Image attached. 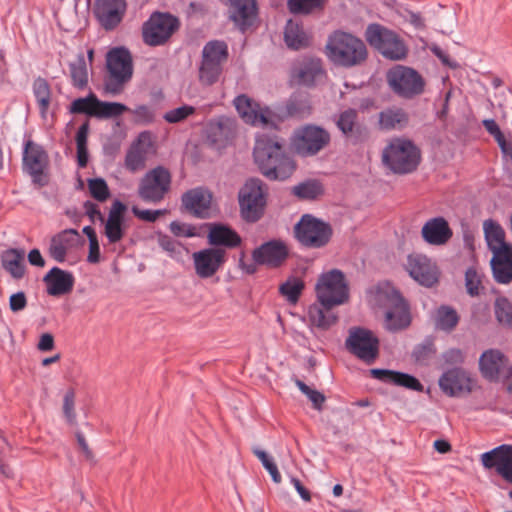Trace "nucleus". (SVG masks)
Returning a JSON list of instances; mask_svg holds the SVG:
<instances>
[{
    "label": "nucleus",
    "instance_id": "nucleus-55",
    "mask_svg": "<svg viewBox=\"0 0 512 512\" xmlns=\"http://www.w3.org/2000/svg\"><path fill=\"white\" fill-rule=\"evenodd\" d=\"M436 353V349L432 340H425L424 342L415 346L412 357L416 363L427 364L429 360Z\"/></svg>",
    "mask_w": 512,
    "mask_h": 512
},
{
    "label": "nucleus",
    "instance_id": "nucleus-13",
    "mask_svg": "<svg viewBox=\"0 0 512 512\" xmlns=\"http://www.w3.org/2000/svg\"><path fill=\"white\" fill-rule=\"evenodd\" d=\"M171 182L170 171L163 166H157L141 178L138 185V196L146 203H160L170 191Z\"/></svg>",
    "mask_w": 512,
    "mask_h": 512
},
{
    "label": "nucleus",
    "instance_id": "nucleus-11",
    "mask_svg": "<svg viewBox=\"0 0 512 512\" xmlns=\"http://www.w3.org/2000/svg\"><path fill=\"white\" fill-rule=\"evenodd\" d=\"M295 238L307 248H322L326 246L333 234L329 223L311 214H304L294 227Z\"/></svg>",
    "mask_w": 512,
    "mask_h": 512
},
{
    "label": "nucleus",
    "instance_id": "nucleus-54",
    "mask_svg": "<svg viewBox=\"0 0 512 512\" xmlns=\"http://www.w3.org/2000/svg\"><path fill=\"white\" fill-rule=\"evenodd\" d=\"M88 189L92 198L98 202L107 201L110 196V189L103 178H91L87 181Z\"/></svg>",
    "mask_w": 512,
    "mask_h": 512
},
{
    "label": "nucleus",
    "instance_id": "nucleus-42",
    "mask_svg": "<svg viewBox=\"0 0 512 512\" xmlns=\"http://www.w3.org/2000/svg\"><path fill=\"white\" fill-rule=\"evenodd\" d=\"M483 230L488 248L491 252L501 247H512V244L505 241L504 229L495 220H485L483 222Z\"/></svg>",
    "mask_w": 512,
    "mask_h": 512
},
{
    "label": "nucleus",
    "instance_id": "nucleus-6",
    "mask_svg": "<svg viewBox=\"0 0 512 512\" xmlns=\"http://www.w3.org/2000/svg\"><path fill=\"white\" fill-rule=\"evenodd\" d=\"M318 302L326 309L345 304L349 300V285L345 274L339 269L322 273L316 282Z\"/></svg>",
    "mask_w": 512,
    "mask_h": 512
},
{
    "label": "nucleus",
    "instance_id": "nucleus-59",
    "mask_svg": "<svg viewBox=\"0 0 512 512\" xmlns=\"http://www.w3.org/2000/svg\"><path fill=\"white\" fill-rule=\"evenodd\" d=\"M157 240L159 246L166 251L170 257L177 258L181 255L182 245L172 237L159 233Z\"/></svg>",
    "mask_w": 512,
    "mask_h": 512
},
{
    "label": "nucleus",
    "instance_id": "nucleus-22",
    "mask_svg": "<svg viewBox=\"0 0 512 512\" xmlns=\"http://www.w3.org/2000/svg\"><path fill=\"white\" fill-rule=\"evenodd\" d=\"M193 262L196 274L203 279L210 278L224 265L227 260L226 250L223 248H205L193 253Z\"/></svg>",
    "mask_w": 512,
    "mask_h": 512
},
{
    "label": "nucleus",
    "instance_id": "nucleus-53",
    "mask_svg": "<svg viewBox=\"0 0 512 512\" xmlns=\"http://www.w3.org/2000/svg\"><path fill=\"white\" fill-rule=\"evenodd\" d=\"M130 111V109L118 102H104L98 99L97 112L95 117L97 118H112L122 115L124 112Z\"/></svg>",
    "mask_w": 512,
    "mask_h": 512
},
{
    "label": "nucleus",
    "instance_id": "nucleus-57",
    "mask_svg": "<svg viewBox=\"0 0 512 512\" xmlns=\"http://www.w3.org/2000/svg\"><path fill=\"white\" fill-rule=\"evenodd\" d=\"M295 384L299 388V390L308 397V399L312 402L313 407L316 410H322L323 404L326 400V397L323 393L315 389H312L299 379L295 380Z\"/></svg>",
    "mask_w": 512,
    "mask_h": 512
},
{
    "label": "nucleus",
    "instance_id": "nucleus-34",
    "mask_svg": "<svg viewBox=\"0 0 512 512\" xmlns=\"http://www.w3.org/2000/svg\"><path fill=\"white\" fill-rule=\"evenodd\" d=\"M47 284V293L51 296H61L73 290L75 278L69 271L53 267L43 278Z\"/></svg>",
    "mask_w": 512,
    "mask_h": 512
},
{
    "label": "nucleus",
    "instance_id": "nucleus-12",
    "mask_svg": "<svg viewBox=\"0 0 512 512\" xmlns=\"http://www.w3.org/2000/svg\"><path fill=\"white\" fill-rule=\"evenodd\" d=\"M330 133L316 124H306L294 131L291 144L295 152L302 157L315 156L329 146Z\"/></svg>",
    "mask_w": 512,
    "mask_h": 512
},
{
    "label": "nucleus",
    "instance_id": "nucleus-24",
    "mask_svg": "<svg viewBox=\"0 0 512 512\" xmlns=\"http://www.w3.org/2000/svg\"><path fill=\"white\" fill-rule=\"evenodd\" d=\"M508 365V358L498 349L486 350L479 358L480 373L489 382H498L502 375L508 376Z\"/></svg>",
    "mask_w": 512,
    "mask_h": 512
},
{
    "label": "nucleus",
    "instance_id": "nucleus-10",
    "mask_svg": "<svg viewBox=\"0 0 512 512\" xmlns=\"http://www.w3.org/2000/svg\"><path fill=\"white\" fill-rule=\"evenodd\" d=\"M228 56V46L224 41L212 40L204 45L199 66V81L202 85L211 86L219 80L222 65Z\"/></svg>",
    "mask_w": 512,
    "mask_h": 512
},
{
    "label": "nucleus",
    "instance_id": "nucleus-49",
    "mask_svg": "<svg viewBox=\"0 0 512 512\" xmlns=\"http://www.w3.org/2000/svg\"><path fill=\"white\" fill-rule=\"evenodd\" d=\"M305 284L302 279L291 276L279 286V293L284 296L288 302L295 304L299 300Z\"/></svg>",
    "mask_w": 512,
    "mask_h": 512
},
{
    "label": "nucleus",
    "instance_id": "nucleus-43",
    "mask_svg": "<svg viewBox=\"0 0 512 512\" xmlns=\"http://www.w3.org/2000/svg\"><path fill=\"white\" fill-rule=\"evenodd\" d=\"M376 299L380 306L388 309L403 307L407 303L399 290L389 283L379 284L376 287Z\"/></svg>",
    "mask_w": 512,
    "mask_h": 512
},
{
    "label": "nucleus",
    "instance_id": "nucleus-36",
    "mask_svg": "<svg viewBox=\"0 0 512 512\" xmlns=\"http://www.w3.org/2000/svg\"><path fill=\"white\" fill-rule=\"evenodd\" d=\"M237 128L236 120L230 117H219L210 122L208 127V138L216 145L224 146L235 136Z\"/></svg>",
    "mask_w": 512,
    "mask_h": 512
},
{
    "label": "nucleus",
    "instance_id": "nucleus-3",
    "mask_svg": "<svg viewBox=\"0 0 512 512\" xmlns=\"http://www.w3.org/2000/svg\"><path fill=\"white\" fill-rule=\"evenodd\" d=\"M240 217L246 223H256L265 214L268 200V187L259 178H248L237 195Z\"/></svg>",
    "mask_w": 512,
    "mask_h": 512
},
{
    "label": "nucleus",
    "instance_id": "nucleus-52",
    "mask_svg": "<svg viewBox=\"0 0 512 512\" xmlns=\"http://www.w3.org/2000/svg\"><path fill=\"white\" fill-rule=\"evenodd\" d=\"M494 313L497 321L506 326L512 325V303L506 297H498L494 302Z\"/></svg>",
    "mask_w": 512,
    "mask_h": 512
},
{
    "label": "nucleus",
    "instance_id": "nucleus-38",
    "mask_svg": "<svg viewBox=\"0 0 512 512\" xmlns=\"http://www.w3.org/2000/svg\"><path fill=\"white\" fill-rule=\"evenodd\" d=\"M409 123L408 113L399 107L387 108L379 113L378 124L385 131L402 130Z\"/></svg>",
    "mask_w": 512,
    "mask_h": 512
},
{
    "label": "nucleus",
    "instance_id": "nucleus-20",
    "mask_svg": "<svg viewBox=\"0 0 512 512\" xmlns=\"http://www.w3.org/2000/svg\"><path fill=\"white\" fill-rule=\"evenodd\" d=\"M127 11L126 0H94L92 12L99 25L106 31L116 29Z\"/></svg>",
    "mask_w": 512,
    "mask_h": 512
},
{
    "label": "nucleus",
    "instance_id": "nucleus-27",
    "mask_svg": "<svg viewBox=\"0 0 512 512\" xmlns=\"http://www.w3.org/2000/svg\"><path fill=\"white\" fill-rule=\"evenodd\" d=\"M126 211V204L120 200L116 199L112 202L108 218L103 223L104 234L111 244L118 243L125 235L124 218Z\"/></svg>",
    "mask_w": 512,
    "mask_h": 512
},
{
    "label": "nucleus",
    "instance_id": "nucleus-62",
    "mask_svg": "<svg viewBox=\"0 0 512 512\" xmlns=\"http://www.w3.org/2000/svg\"><path fill=\"white\" fill-rule=\"evenodd\" d=\"M131 112L134 115V121L137 124L148 125L155 119L154 110L147 105H139Z\"/></svg>",
    "mask_w": 512,
    "mask_h": 512
},
{
    "label": "nucleus",
    "instance_id": "nucleus-40",
    "mask_svg": "<svg viewBox=\"0 0 512 512\" xmlns=\"http://www.w3.org/2000/svg\"><path fill=\"white\" fill-rule=\"evenodd\" d=\"M326 310L320 303L312 304L308 309V319L312 326L320 330H328L338 321V315Z\"/></svg>",
    "mask_w": 512,
    "mask_h": 512
},
{
    "label": "nucleus",
    "instance_id": "nucleus-47",
    "mask_svg": "<svg viewBox=\"0 0 512 512\" xmlns=\"http://www.w3.org/2000/svg\"><path fill=\"white\" fill-rule=\"evenodd\" d=\"M69 68L73 86L78 89L86 88L88 84V71L84 55L79 54L76 60L70 63Z\"/></svg>",
    "mask_w": 512,
    "mask_h": 512
},
{
    "label": "nucleus",
    "instance_id": "nucleus-29",
    "mask_svg": "<svg viewBox=\"0 0 512 512\" xmlns=\"http://www.w3.org/2000/svg\"><path fill=\"white\" fill-rule=\"evenodd\" d=\"M208 243L212 248L234 249L242 244V238L237 231L222 223L208 224Z\"/></svg>",
    "mask_w": 512,
    "mask_h": 512
},
{
    "label": "nucleus",
    "instance_id": "nucleus-25",
    "mask_svg": "<svg viewBox=\"0 0 512 512\" xmlns=\"http://www.w3.org/2000/svg\"><path fill=\"white\" fill-rule=\"evenodd\" d=\"M357 110L349 108L341 112L336 121L337 128L353 144L363 143L369 139V130L358 123Z\"/></svg>",
    "mask_w": 512,
    "mask_h": 512
},
{
    "label": "nucleus",
    "instance_id": "nucleus-21",
    "mask_svg": "<svg viewBox=\"0 0 512 512\" xmlns=\"http://www.w3.org/2000/svg\"><path fill=\"white\" fill-rule=\"evenodd\" d=\"M405 269L422 286L430 288L439 281V270L426 255L419 253L408 255Z\"/></svg>",
    "mask_w": 512,
    "mask_h": 512
},
{
    "label": "nucleus",
    "instance_id": "nucleus-19",
    "mask_svg": "<svg viewBox=\"0 0 512 512\" xmlns=\"http://www.w3.org/2000/svg\"><path fill=\"white\" fill-rule=\"evenodd\" d=\"M233 103L239 116L246 124L271 128L272 109L270 107L261 106L245 94L238 95Z\"/></svg>",
    "mask_w": 512,
    "mask_h": 512
},
{
    "label": "nucleus",
    "instance_id": "nucleus-28",
    "mask_svg": "<svg viewBox=\"0 0 512 512\" xmlns=\"http://www.w3.org/2000/svg\"><path fill=\"white\" fill-rule=\"evenodd\" d=\"M81 238L77 230L65 229L51 237L48 255L58 263L66 260L67 253L78 246Z\"/></svg>",
    "mask_w": 512,
    "mask_h": 512
},
{
    "label": "nucleus",
    "instance_id": "nucleus-41",
    "mask_svg": "<svg viewBox=\"0 0 512 512\" xmlns=\"http://www.w3.org/2000/svg\"><path fill=\"white\" fill-rule=\"evenodd\" d=\"M411 324V316L408 303L403 307L388 309L385 313V327L387 330L396 332L404 330Z\"/></svg>",
    "mask_w": 512,
    "mask_h": 512
},
{
    "label": "nucleus",
    "instance_id": "nucleus-31",
    "mask_svg": "<svg viewBox=\"0 0 512 512\" xmlns=\"http://www.w3.org/2000/svg\"><path fill=\"white\" fill-rule=\"evenodd\" d=\"M421 235L424 241L430 245H445L453 236V231L448 221L442 217H434L425 222Z\"/></svg>",
    "mask_w": 512,
    "mask_h": 512
},
{
    "label": "nucleus",
    "instance_id": "nucleus-60",
    "mask_svg": "<svg viewBox=\"0 0 512 512\" xmlns=\"http://www.w3.org/2000/svg\"><path fill=\"white\" fill-rule=\"evenodd\" d=\"M63 414L66 421L70 425L76 424V412H75V392L73 389H69L63 398Z\"/></svg>",
    "mask_w": 512,
    "mask_h": 512
},
{
    "label": "nucleus",
    "instance_id": "nucleus-32",
    "mask_svg": "<svg viewBox=\"0 0 512 512\" xmlns=\"http://www.w3.org/2000/svg\"><path fill=\"white\" fill-rule=\"evenodd\" d=\"M491 269L497 283L512 282V247H501L492 251Z\"/></svg>",
    "mask_w": 512,
    "mask_h": 512
},
{
    "label": "nucleus",
    "instance_id": "nucleus-18",
    "mask_svg": "<svg viewBox=\"0 0 512 512\" xmlns=\"http://www.w3.org/2000/svg\"><path fill=\"white\" fill-rule=\"evenodd\" d=\"M253 261L270 269L282 267L289 258V248L282 239H271L252 251Z\"/></svg>",
    "mask_w": 512,
    "mask_h": 512
},
{
    "label": "nucleus",
    "instance_id": "nucleus-46",
    "mask_svg": "<svg viewBox=\"0 0 512 512\" xmlns=\"http://www.w3.org/2000/svg\"><path fill=\"white\" fill-rule=\"evenodd\" d=\"M291 194L302 201H314L324 194V188L317 180H306L293 186Z\"/></svg>",
    "mask_w": 512,
    "mask_h": 512
},
{
    "label": "nucleus",
    "instance_id": "nucleus-16",
    "mask_svg": "<svg viewBox=\"0 0 512 512\" xmlns=\"http://www.w3.org/2000/svg\"><path fill=\"white\" fill-rule=\"evenodd\" d=\"M345 346L351 354L368 364L374 362L379 355V339L365 328H351Z\"/></svg>",
    "mask_w": 512,
    "mask_h": 512
},
{
    "label": "nucleus",
    "instance_id": "nucleus-37",
    "mask_svg": "<svg viewBox=\"0 0 512 512\" xmlns=\"http://www.w3.org/2000/svg\"><path fill=\"white\" fill-rule=\"evenodd\" d=\"M324 73L322 62L318 58L306 59L293 69L292 76L299 84L313 86L315 80Z\"/></svg>",
    "mask_w": 512,
    "mask_h": 512
},
{
    "label": "nucleus",
    "instance_id": "nucleus-44",
    "mask_svg": "<svg viewBox=\"0 0 512 512\" xmlns=\"http://www.w3.org/2000/svg\"><path fill=\"white\" fill-rule=\"evenodd\" d=\"M284 40L286 45L294 50L305 48L310 42V38L304 31L302 25L291 19L286 23Z\"/></svg>",
    "mask_w": 512,
    "mask_h": 512
},
{
    "label": "nucleus",
    "instance_id": "nucleus-61",
    "mask_svg": "<svg viewBox=\"0 0 512 512\" xmlns=\"http://www.w3.org/2000/svg\"><path fill=\"white\" fill-rule=\"evenodd\" d=\"M481 277L474 268H468L465 273V286L470 296H478L480 291Z\"/></svg>",
    "mask_w": 512,
    "mask_h": 512
},
{
    "label": "nucleus",
    "instance_id": "nucleus-1",
    "mask_svg": "<svg viewBox=\"0 0 512 512\" xmlns=\"http://www.w3.org/2000/svg\"><path fill=\"white\" fill-rule=\"evenodd\" d=\"M255 162L260 172L269 180L284 181L296 169V164L284 151V141L277 137L263 136L254 148Z\"/></svg>",
    "mask_w": 512,
    "mask_h": 512
},
{
    "label": "nucleus",
    "instance_id": "nucleus-45",
    "mask_svg": "<svg viewBox=\"0 0 512 512\" xmlns=\"http://www.w3.org/2000/svg\"><path fill=\"white\" fill-rule=\"evenodd\" d=\"M147 140H150V133L147 131L141 132L138 136L137 142L128 150L125 157V167L129 171L136 172L145 166L146 151L141 150L139 146L142 142Z\"/></svg>",
    "mask_w": 512,
    "mask_h": 512
},
{
    "label": "nucleus",
    "instance_id": "nucleus-26",
    "mask_svg": "<svg viewBox=\"0 0 512 512\" xmlns=\"http://www.w3.org/2000/svg\"><path fill=\"white\" fill-rule=\"evenodd\" d=\"M212 194L203 187L190 189L182 194V207L196 218L205 219L211 207Z\"/></svg>",
    "mask_w": 512,
    "mask_h": 512
},
{
    "label": "nucleus",
    "instance_id": "nucleus-63",
    "mask_svg": "<svg viewBox=\"0 0 512 512\" xmlns=\"http://www.w3.org/2000/svg\"><path fill=\"white\" fill-rule=\"evenodd\" d=\"M170 231L177 237H194L197 235L196 228L193 225L172 221L169 225Z\"/></svg>",
    "mask_w": 512,
    "mask_h": 512
},
{
    "label": "nucleus",
    "instance_id": "nucleus-8",
    "mask_svg": "<svg viewBox=\"0 0 512 512\" xmlns=\"http://www.w3.org/2000/svg\"><path fill=\"white\" fill-rule=\"evenodd\" d=\"M180 20L169 12H153L142 25V41L150 47L166 45L180 29Z\"/></svg>",
    "mask_w": 512,
    "mask_h": 512
},
{
    "label": "nucleus",
    "instance_id": "nucleus-14",
    "mask_svg": "<svg viewBox=\"0 0 512 512\" xmlns=\"http://www.w3.org/2000/svg\"><path fill=\"white\" fill-rule=\"evenodd\" d=\"M48 167L49 155L47 151L34 141L27 140L23 148V171L32 178L34 184L43 187L49 182Z\"/></svg>",
    "mask_w": 512,
    "mask_h": 512
},
{
    "label": "nucleus",
    "instance_id": "nucleus-51",
    "mask_svg": "<svg viewBox=\"0 0 512 512\" xmlns=\"http://www.w3.org/2000/svg\"><path fill=\"white\" fill-rule=\"evenodd\" d=\"M33 92L42 114L49 108L51 100L50 85L46 79L38 77L33 83Z\"/></svg>",
    "mask_w": 512,
    "mask_h": 512
},
{
    "label": "nucleus",
    "instance_id": "nucleus-23",
    "mask_svg": "<svg viewBox=\"0 0 512 512\" xmlns=\"http://www.w3.org/2000/svg\"><path fill=\"white\" fill-rule=\"evenodd\" d=\"M481 461L485 468H495L497 474L512 485V445L502 444L483 453Z\"/></svg>",
    "mask_w": 512,
    "mask_h": 512
},
{
    "label": "nucleus",
    "instance_id": "nucleus-5",
    "mask_svg": "<svg viewBox=\"0 0 512 512\" xmlns=\"http://www.w3.org/2000/svg\"><path fill=\"white\" fill-rule=\"evenodd\" d=\"M420 160L419 148L408 139L394 138L382 152L383 164L395 174L404 175L414 172Z\"/></svg>",
    "mask_w": 512,
    "mask_h": 512
},
{
    "label": "nucleus",
    "instance_id": "nucleus-2",
    "mask_svg": "<svg viewBox=\"0 0 512 512\" xmlns=\"http://www.w3.org/2000/svg\"><path fill=\"white\" fill-rule=\"evenodd\" d=\"M325 54L335 65L344 68L362 65L368 57L365 43L351 33L341 30H336L328 36Z\"/></svg>",
    "mask_w": 512,
    "mask_h": 512
},
{
    "label": "nucleus",
    "instance_id": "nucleus-17",
    "mask_svg": "<svg viewBox=\"0 0 512 512\" xmlns=\"http://www.w3.org/2000/svg\"><path fill=\"white\" fill-rule=\"evenodd\" d=\"M439 387L450 397L470 394L477 385V380L471 373L461 367L446 370L439 378Z\"/></svg>",
    "mask_w": 512,
    "mask_h": 512
},
{
    "label": "nucleus",
    "instance_id": "nucleus-35",
    "mask_svg": "<svg viewBox=\"0 0 512 512\" xmlns=\"http://www.w3.org/2000/svg\"><path fill=\"white\" fill-rule=\"evenodd\" d=\"M1 266L11 276L18 281L25 277L27 267L25 264V250L19 248H9L1 254Z\"/></svg>",
    "mask_w": 512,
    "mask_h": 512
},
{
    "label": "nucleus",
    "instance_id": "nucleus-48",
    "mask_svg": "<svg viewBox=\"0 0 512 512\" xmlns=\"http://www.w3.org/2000/svg\"><path fill=\"white\" fill-rule=\"evenodd\" d=\"M325 0H287V7L294 15H309L323 10Z\"/></svg>",
    "mask_w": 512,
    "mask_h": 512
},
{
    "label": "nucleus",
    "instance_id": "nucleus-56",
    "mask_svg": "<svg viewBox=\"0 0 512 512\" xmlns=\"http://www.w3.org/2000/svg\"><path fill=\"white\" fill-rule=\"evenodd\" d=\"M196 113V108L191 105H183L181 107L167 111L163 115V119L170 124L183 122L188 117Z\"/></svg>",
    "mask_w": 512,
    "mask_h": 512
},
{
    "label": "nucleus",
    "instance_id": "nucleus-64",
    "mask_svg": "<svg viewBox=\"0 0 512 512\" xmlns=\"http://www.w3.org/2000/svg\"><path fill=\"white\" fill-rule=\"evenodd\" d=\"M132 212L140 220H143L146 222H155L160 216L164 215L167 212V210H165V209L141 210L138 207L134 206L132 208Z\"/></svg>",
    "mask_w": 512,
    "mask_h": 512
},
{
    "label": "nucleus",
    "instance_id": "nucleus-7",
    "mask_svg": "<svg viewBox=\"0 0 512 512\" xmlns=\"http://www.w3.org/2000/svg\"><path fill=\"white\" fill-rule=\"evenodd\" d=\"M365 38L386 59L400 61L408 55V47L403 39L394 31L380 24L368 25Z\"/></svg>",
    "mask_w": 512,
    "mask_h": 512
},
{
    "label": "nucleus",
    "instance_id": "nucleus-4",
    "mask_svg": "<svg viewBox=\"0 0 512 512\" xmlns=\"http://www.w3.org/2000/svg\"><path fill=\"white\" fill-rule=\"evenodd\" d=\"M107 73L104 77V89L108 94L123 92L133 75V59L126 47H114L106 54Z\"/></svg>",
    "mask_w": 512,
    "mask_h": 512
},
{
    "label": "nucleus",
    "instance_id": "nucleus-33",
    "mask_svg": "<svg viewBox=\"0 0 512 512\" xmlns=\"http://www.w3.org/2000/svg\"><path fill=\"white\" fill-rule=\"evenodd\" d=\"M370 375L374 379H377L383 383L405 387L407 389L418 392H422L424 389L423 385L416 377L404 372L373 368L370 370Z\"/></svg>",
    "mask_w": 512,
    "mask_h": 512
},
{
    "label": "nucleus",
    "instance_id": "nucleus-39",
    "mask_svg": "<svg viewBox=\"0 0 512 512\" xmlns=\"http://www.w3.org/2000/svg\"><path fill=\"white\" fill-rule=\"evenodd\" d=\"M460 316L455 308L449 305H440L434 314V325L437 330L450 333L459 324Z\"/></svg>",
    "mask_w": 512,
    "mask_h": 512
},
{
    "label": "nucleus",
    "instance_id": "nucleus-15",
    "mask_svg": "<svg viewBox=\"0 0 512 512\" xmlns=\"http://www.w3.org/2000/svg\"><path fill=\"white\" fill-rule=\"evenodd\" d=\"M313 112V106L309 93L295 91L283 103L272 109L271 128H276L278 123L288 119L303 120Z\"/></svg>",
    "mask_w": 512,
    "mask_h": 512
},
{
    "label": "nucleus",
    "instance_id": "nucleus-9",
    "mask_svg": "<svg viewBox=\"0 0 512 512\" xmlns=\"http://www.w3.org/2000/svg\"><path fill=\"white\" fill-rule=\"evenodd\" d=\"M386 80L390 89L399 97L413 99L425 91L426 82L415 69L396 65L388 70Z\"/></svg>",
    "mask_w": 512,
    "mask_h": 512
},
{
    "label": "nucleus",
    "instance_id": "nucleus-30",
    "mask_svg": "<svg viewBox=\"0 0 512 512\" xmlns=\"http://www.w3.org/2000/svg\"><path fill=\"white\" fill-rule=\"evenodd\" d=\"M229 9V18L242 31L253 23L257 13L256 0H222Z\"/></svg>",
    "mask_w": 512,
    "mask_h": 512
},
{
    "label": "nucleus",
    "instance_id": "nucleus-50",
    "mask_svg": "<svg viewBox=\"0 0 512 512\" xmlns=\"http://www.w3.org/2000/svg\"><path fill=\"white\" fill-rule=\"evenodd\" d=\"M98 98L94 93H90L86 97L75 99L70 105V113L72 114H86L90 117H95L97 112Z\"/></svg>",
    "mask_w": 512,
    "mask_h": 512
},
{
    "label": "nucleus",
    "instance_id": "nucleus-58",
    "mask_svg": "<svg viewBox=\"0 0 512 512\" xmlns=\"http://www.w3.org/2000/svg\"><path fill=\"white\" fill-rule=\"evenodd\" d=\"M253 454L261 461L264 468L271 475L272 480L275 483H280L281 482V474L278 471L277 465L274 463L272 458L269 457L265 451H263L259 448H254Z\"/></svg>",
    "mask_w": 512,
    "mask_h": 512
}]
</instances>
